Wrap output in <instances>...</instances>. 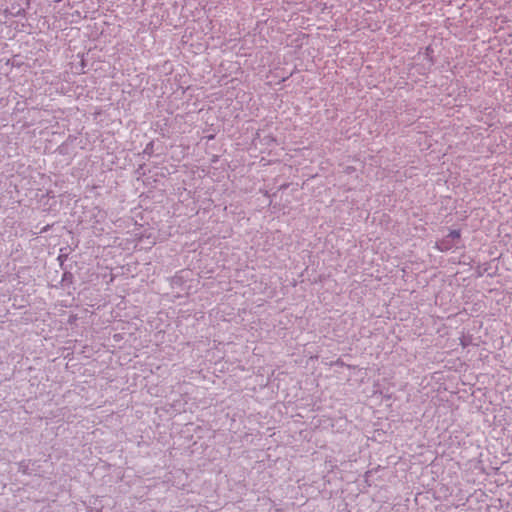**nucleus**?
I'll list each match as a JSON object with an SVG mask.
<instances>
[{
    "mask_svg": "<svg viewBox=\"0 0 512 512\" xmlns=\"http://www.w3.org/2000/svg\"><path fill=\"white\" fill-rule=\"evenodd\" d=\"M460 237V232L457 230L451 231L445 239L440 242H437V248L441 251L449 250L453 245L454 241L458 240Z\"/></svg>",
    "mask_w": 512,
    "mask_h": 512,
    "instance_id": "nucleus-1",
    "label": "nucleus"
}]
</instances>
